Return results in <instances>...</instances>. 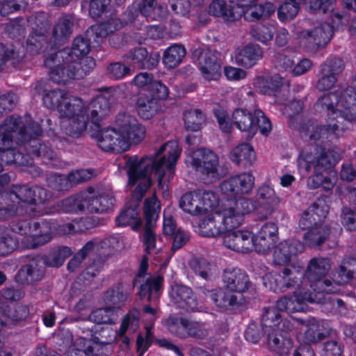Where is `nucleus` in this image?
<instances>
[{
    "label": "nucleus",
    "mask_w": 356,
    "mask_h": 356,
    "mask_svg": "<svg viewBox=\"0 0 356 356\" xmlns=\"http://www.w3.org/2000/svg\"><path fill=\"white\" fill-rule=\"evenodd\" d=\"M181 152V149L178 143L172 140L163 144L154 156L139 158L133 156L124 159L128 176L127 186L133 191L134 202L117 218L118 226L132 225L134 230H137L140 227L138 202L152 184V172H155L159 186L163 190H167L168 184L174 177L175 165Z\"/></svg>",
    "instance_id": "1"
},
{
    "label": "nucleus",
    "mask_w": 356,
    "mask_h": 356,
    "mask_svg": "<svg viewBox=\"0 0 356 356\" xmlns=\"http://www.w3.org/2000/svg\"><path fill=\"white\" fill-rule=\"evenodd\" d=\"M42 100L48 108L58 111L63 118L62 130L74 138L86 131L89 121L97 124L110 110L109 102L105 96L99 95L87 104L81 98L60 89L46 91Z\"/></svg>",
    "instance_id": "2"
},
{
    "label": "nucleus",
    "mask_w": 356,
    "mask_h": 356,
    "mask_svg": "<svg viewBox=\"0 0 356 356\" xmlns=\"http://www.w3.org/2000/svg\"><path fill=\"white\" fill-rule=\"evenodd\" d=\"M41 127L37 122H32L29 116L24 119L14 116L6 118L0 124V152L3 154V161L8 163H16L19 165H30L33 164L32 156H43L52 159L54 152L46 145L33 140L32 147L34 148L29 155H24L16 152L15 148L19 141H26L29 138L40 136Z\"/></svg>",
    "instance_id": "3"
},
{
    "label": "nucleus",
    "mask_w": 356,
    "mask_h": 356,
    "mask_svg": "<svg viewBox=\"0 0 356 356\" xmlns=\"http://www.w3.org/2000/svg\"><path fill=\"white\" fill-rule=\"evenodd\" d=\"M89 51L88 40L77 37L70 50L65 49L51 54L44 61L45 65L50 69L51 80L60 84L86 76L95 65L92 58L85 57Z\"/></svg>",
    "instance_id": "4"
},
{
    "label": "nucleus",
    "mask_w": 356,
    "mask_h": 356,
    "mask_svg": "<svg viewBox=\"0 0 356 356\" xmlns=\"http://www.w3.org/2000/svg\"><path fill=\"white\" fill-rule=\"evenodd\" d=\"M339 159V154L334 150L315 147L313 152H304L300 154L298 160V170L302 177H309V188L321 186L325 190H330L337 182V174L334 170H327Z\"/></svg>",
    "instance_id": "5"
},
{
    "label": "nucleus",
    "mask_w": 356,
    "mask_h": 356,
    "mask_svg": "<svg viewBox=\"0 0 356 356\" xmlns=\"http://www.w3.org/2000/svg\"><path fill=\"white\" fill-rule=\"evenodd\" d=\"M145 135V127L134 116L123 113L117 116L113 128L100 131L97 143L104 151L122 152L140 143Z\"/></svg>",
    "instance_id": "6"
},
{
    "label": "nucleus",
    "mask_w": 356,
    "mask_h": 356,
    "mask_svg": "<svg viewBox=\"0 0 356 356\" xmlns=\"http://www.w3.org/2000/svg\"><path fill=\"white\" fill-rule=\"evenodd\" d=\"M330 264L328 259L323 257H314L309 260L306 269L304 270L305 275L308 285L315 293H323V302L325 309L330 308H341L343 307V302L340 299H333L326 297L324 293H337L338 289L334 283L328 280H322L330 269Z\"/></svg>",
    "instance_id": "7"
},
{
    "label": "nucleus",
    "mask_w": 356,
    "mask_h": 356,
    "mask_svg": "<svg viewBox=\"0 0 356 356\" xmlns=\"http://www.w3.org/2000/svg\"><path fill=\"white\" fill-rule=\"evenodd\" d=\"M280 318L275 309H266L261 319L262 329L267 334V344L270 350L279 356H290L293 346L288 330L291 327L287 325V330H283L286 323H281Z\"/></svg>",
    "instance_id": "8"
},
{
    "label": "nucleus",
    "mask_w": 356,
    "mask_h": 356,
    "mask_svg": "<svg viewBox=\"0 0 356 356\" xmlns=\"http://www.w3.org/2000/svg\"><path fill=\"white\" fill-rule=\"evenodd\" d=\"M254 209L253 202L246 197L227 199L216 210V216L225 232L237 229L244 221L245 214Z\"/></svg>",
    "instance_id": "9"
},
{
    "label": "nucleus",
    "mask_w": 356,
    "mask_h": 356,
    "mask_svg": "<svg viewBox=\"0 0 356 356\" xmlns=\"http://www.w3.org/2000/svg\"><path fill=\"white\" fill-rule=\"evenodd\" d=\"M10 227L13 232L25 236L23 243L26 248H35L50 242L54 228L47 222H35L31 226L27 220L13 221Z\"/></svg>",
    "instance_id": "10"
},
{
    "label": "nucleus",
    "mask_w": 356,
    "mask_h": 356,
    "mask_svg": "<svg viewBox=\"0 0 356 356\" xmlns=\"http://www.w3.org/2000/svg\"><path fill=\"white\" fill-rule=\"evenodd\" d=\"M299 227L302 229H309L304 238L305 243L311 246L320 245L330 235H337L341 231L337 223L332 224V227L325 224H318L316 218L313 216L309 209L302 213L299 221Z\"/></svg>",
    "instance_id": "11"
},
{
    "label": "nucleus",
    "mask_w": 356,
    "mask_h": 356,
    "mask_svg": "<svg viewBox=\"0 0 356 356\" xmlns=\"http://www.w3.org/2000/svg\"><path fill=\"white\" fill-rule=\"evenodd\" d=\"M232 121L238 129L247 132L250 137H252L258 129L263 135L268 134L272 129L270 121L259 109L255 110L253 114L245 109H236L232 114Z\"/></svg>",
    "instance_id": "12"
},
{
    "label": "nucleus",
    "mask_w": 356,
    "mask_h": 356,
    "mask_svg": "<svg viewBox=\"0 0 356 356\" xmlns=\"http://www.w3.org/2000/svg\"><path fill=\"white\" fill-rule=\"evenodd\" d=\"M254 186V177L250 172L233 175L219 185V190L228 200L238 199L249 194Z\"/></svg>",
    "instance_id": "13"
},
{
    "label": "nucleus",
    "mask_w": 356,
    "mask_h": 356,
    "mask_svg": "<svg viewBox=\"0 0 356 356\" xmlns=\"http://www.w3.org/2000/svg\"><path fill=\"white\" fill-rule=\"evenodd\" d=\"M323 296V293L320 292L313 294L308 291H295L293 296H284L280 298L276 302V307L274 309L287 313L305 312L307 302H316L324 305Z\"/></svg>",
    "instance_id": "14"
},
{
    "label": "nucleus",
    "mask_w": 356,
    "mask_h": 356,
    "mask_svg": "<svg viewBox=\"0 0 356 356\" xmlns=\"http://www.w3.org/2000/svg\"><path fill=\"white\" fill-rule=\"evenodd\" d=\"M186 162L200 173L211 178L218 176V158L211 150L198 149L188 153Z\"/></svg>",
    "instance_id": "15"
},
{
    "label": "nucleus",
    "mask_w": 356,
    "mask_h": 356,
    "mask_svg": "<svg viewBox=\"0 0 356 356\" xmlns=\"http://www.w3.org/2000/svg\"><path fill=\"white\" fill-rule=\"evenodd\" d=\"M156 93H143L139 95L136 102L138 115L143 119L148 120L154 116L159 111V100L165 99L168 95L167 87L162 83L153 85Z\"/></svg>",
    "instance_id": "16"
},
{
    "label": "nucleus",
    "mask_w": 356,
    "mask_h": 356,
    "mask_svg": "<svg viewBox=\"0 0 356 356\" xmlns=\"http://www.w3.org/2000/svg\"><path fill=\"white\" fill-rule=\"evenodd\" d=\"M160 209V203L154 195L145 200L144 213L146 224L143 235V241L145 245L146 250L149 252H153L154 248H156V236L153 232V228L159 218Z\"/></svg>",
    "instance_id": "17"
},
{
    "label": "nucleus",
    "mask_w": 356,
    "mask_h": 356,
    "mask_svg": "<svg viewBox=\"0 0 356 356\" xmlns=\"http://www.w3.org/2000/svg\"><path fill=\"white\" fill-rule=\"evenodd\" d=\"M32 188L26 186H15L10 193L9 197L13 202L11 208L0 209V220H6L15 213L22 214L23 207L34 204L36 198L33 197Z\"/></svg>",
    "instance_id": "18"
},
{
    "label": "nucleus",
    "mask_w": 356,
    "mask_h": 356,
    "mask_svg": "<svg viewBox=\"0 0 356 356\" xmlns=\"http://www.w3.org/2000/svg\"><path fill=\"white\" fill-rule=\"evenodd\" d=\"M83 201L85 202L86 211L95 213H103L112 209L114 197L111 193L104 191L95 193L92 187L83 191Z\"/></svg>",
    "instance_id": "19"
},
{
    "label": "nucleus",
    "mask_w": 356,
    "mask_h": 356,
    "mask_svg": "<svg viewBox=\"0 0 356 356\" xmlns=\"http://www.w3.org/2000/svg\"><path fill=\"white\" fill-rule=\"evenodd\" d=\"M284 291L297 287L296 291L309 292V285L304 273L303 265L297 262L286 267L281 275Z\"/></svg>",
    "instance_id": "20"
},
{
    "label": "nucleus",
    "mask_w": 356,
    "mask_h": 356,
    "mask_svg": "<svg viewBox=\"0 0 356 356\" xmlns=\"http://www.w3.org/2000/svg\"><path fill=\"white\" fill-rule=\"evenodd\" d=\"M169 296L178 307L187 311H199L196 296L191 288L178 283L170 286Z\"/></svg>",
    "instance_id": "21"
},
{
    "label": "nucleus",
    "mask_w": 356,
    "mask_h": 356,
    "mask_svg": "<svg viewBox=\"0 0 356 356\" xmlns=\"http://www.w3.org/2000/svg\"><path fill=\"white\" fill-rule=\"evenodd\" d=\"M224 245L234 251L247 252L254 249L253 235L247 230L227 231L223 234Z\"/></svg>",
    "instance_id": "22"
},
{
    "label": "nucleus",
    "mask_w": 356,
    "mask_h": 356,
    "mask_svg": "<svg viewBox=\"0 0 356 356\" xmlns=\"http://www.w3.org/2000/svg\"><path fill=\"white\" fill-rule=\"evenodd\" d=\"M332 25L328 23H321L312 29L304 30L300 33V38L305 40L312 46H323L327 44L332 37L333 29L340 24Z\"/></svg>",
    "instance_id": "23"
},
{
    "label": "nucleus",
    "mask_w": 356,
    "mask_h": 356,
    "mask_svg": "<svg viewBox=\"0 0 356 356\" xmlns=\"http://www.w3.org/2000/svg\"><path fill=\"white\" fill-rule=\"evenodd\" d=\"M83 332L86 333V337H79L74 342L75 348L69 352L67 356H97L93 353V343H106L96 336V333L93 330V326L91 328L83 326Z\"/></svg>",
    "instance_id": "24"
},
{
    "label": "nucleus",
    "mask_w": 356,
    "mask_h": 356,
    "mask_svg": "<svg viewBox=\"0 0 356 356\" xmlns=\"http://www.w3.org/2000/svg\"><path fill=\"white\" fill-rule=\"evenodd\" d=\"M277 227L273 222L263 225L255 236H253L254 250L266 253L274 245L277 238Z\"/></svg>",
    "instance_id": "25"
},
{
    "label": "nucleus",
    "mask_w": 356,
    "mask_h": 356,
    "mask_svg": "<svg viewBox=\"0 0 356 356\" xmlns=\"http://www.w3.org/2000/svg\"><path fill=\"white\" fill-rule=\"evenodd\" d=\"M304 244L298 240H289L281 242L274 249L273 261L278 265L289 262L292 256L303 252Z\"/></svg>",
    "instance_id": "26"
},
{
    "label": "nucleus",
    "mask_w": 356,
    "mask_h": 356,
    "mask_svg": "<svg viewBox=\"0 0 356 356\" xmlns=\"http://www.w3.org/2000/svg\"><path fill=\"white\" fill-rule=\"evenodd\" d=\"M199 66L202 77L207 81H216L221 75V65L216 55L210 51L201 54Z\"/></svg>",
    "instance_id": "27"
},
{
    "label": "nucleus",
    "mask_w": 356,
    "mask_h": 356,
    "mask_svg": "<svg viewBox=\"0 0 356 356\" xmlns=\"http://www.w3.org/2000/svg\"><path fill=\"white\" fill-rule=\"evenodd\" d=\"M263 55V50L259 44H250L236 49L234 60L237 65L250 68L254 66Z\"/></svg>",
    "instance_id": "28"
},
{
    "label": "nucleus",
    "mask_w": 356,
    "mask_h": 356,
    "mask_svg": "<svg viewBox=\"0 0 356 356\" xmlns=\"http://www.w3.org/2000/svg\"><path fill=\"white\" fill-rule=\"evenodd\" d=\"M222 280L225 287L235 293L243 294L248 287V277L239 269L225 270Z\"/></svg>",
    "instance_id": "29"
},
{
    "label": "nucleus",
    "mask_w": 356,
    "mask_h": 356,
    "mask_svg": "<svg viewBox=\"0 0 356 356\" xmlns=\"http://www.w3.org/2000/svg\"><path fill=\"white\" fill-rule=\"evenodd\" d=\"M34 23L35 26L32 27L33 31L27 40V48L30 51H34V47L38 51V47L46 40L45 33L49 28L48 21L43 14L36 17Z\"/></svg>",
    "instance_id": "30"
},
{
    "label": "nucleus",
    "mask_w": 356,
    "mask_h": 356,
    "mask_svg": "<svg viewBox=\"0 0 356 356\" xmlns=\"http://www.w3.org/2000/svg\"><path fill=\"white\" fill-rule=\"evenodd\" d=\"M243 13V15L245 20L254 21L262 17H269L275 11L274 5L271 3H266L264 5H252L251 0L240 1Z\"/></svg>",
    "instance_id": "31"
},
{
    "label": "nucleus",
    "mask_w": 356,
    "mask_h": 356,
    "mask_svg": "<svg viewBox=\"0 0 356 356\" xmlns=\"http://www.w3.org/2000/svg\"><path fill=\"white\" fill-rule=\"evenodd\" d=\"M74 19L71 15H63L55 23L51 40L55 44L63 43L72 33Z\"/></svg>",
    "instance_id": "32"
},
{
    "label": "nucleus",
    "mask_w": 356,
    "mask_h": 356,
    "mask_svg": "<svg viewBox=\"0 0 356 356\" xmlns=\"http://www.w3.org/2000/svg\"><path fill=\"white\" fill-rule=\"evenodd\" d=\"M39 261L33 259L23 266L18 271L15 280L17 282L25 284L40 280L43 273Z\"/></svg>",
    "instance_id": "33"
},
{
    "label": "nucleus",
    "mask_w": 356,
    "mask_h": 356,
    "mask_svg": "<svg viewBox=\"0 0 356 356\" xmlns=\"http://www.w3.org/2000/svg\"><path fill=\"white\" fill-rule=\"evenodd\" d=\"M197 232L202 236L216 237L224 234L225 232L216 211L202 218L198 223Z\"/></svg>",
    "instance_id": "34"
},
{
    "label": "nucleus",
    "mask_w": 356,
    "mask_h": 356,
    "mask_svg": "<svg viewBox=\"0 0 356 356\" xmlns=\"http://www.w3.org/2000/svg\"><path fill=\"white\" fill-rule=\"evenodd\" d=\"M259 204L267 212L271 213L280 202L274 189L269 185L261 186L257 193Z\"/></svg>",
    "instance_id": "35"
},
{
    "label": "nucleus",
    "mask_w": 356,
    "mask_h": 356,
    "mask_svg": "<svg viewBox=\"0 0 356 356\" xmlns=\"http://www.w3.org/2000/svg\"><path fill=\"white\" fill-rule=\"evenodd\" d=\"M92 176L93 172L91 170L81 169L70 172L67 178L62 175H56L55 180L59 183L58 189L63 190L70 186L88 181Z\"/></svg>",
    "instance_id": "36"
},
{
    "label": "nucleus",
    "mask_w": 356,
    "mask_h": 356,
    "mask_svg": "<svg viewBox=\"0 0 356 356\" xmlns=\"http://www.w3.org/2000/svg\"><path fill=\"white\" fill-rule=\"evenodd\" d=\"M179 206L185 212L191 215L204 214L200 191L184 194L179 201Z\"/></svg>",
    "instance_id": "37"
},
{
    "label": "nucleus",
    "mask_w": 356,
    "mask_h": 356,
    "mask_svg": "<svg viewBox=\"0 0 356 356\" xmlns=\"http://www.w3.org/2000/svg\"><path fill=\"white\" fill-rule=\"evenodd\" d=\"M230 159L237 165L248 166L254 162L256 155L250 145L243 143L232 149L230 153Z\"/></svg>",
    "instance_id": "38"
},
{
    "label": "nucleus",
    "mask_w": 356,
    "mask_h": 356,
    "mask_svg": "<svg viewBox=\"0 0 356 356\" xmlns=\"http://www.w3.org/2000/svg\"><path fill=\"white\" fill-rule=\"evenodd\" d=\"M336 0H309V8L314 12L322 11L325 13L331 11V20L334 24H342L343 17L339 10L334 9Z\"/></svg>",
    "instance_id": "39"
},
{
    "label": "nucleus",
    "mask_w": 356,
    "mask_h": 356,
    "mask_svg": "<svg viewBox=\"0 0 356 356\" xmlns=\"http://www.w3.org/2000/svg\"><path fill=\"white\" fill-rule=\"evenodd\" d=\"M283 84V79L278 75L259 76L254 81V87L264 95H271Z\"/></svg>",
    "instance_id": "40"
},
{
    "label": "nucleus",
    "mask_w": 356,
    "mask_h": 356,
    "mask_svg": "<svg viewBox=\"0 0 356 356\" xmlns=\"http://www.w3.org/2000/svg\"><path fill=\"white\" fill-rule=\"evenodd\" d=\"M122 26V22L119 19L112 18L111 20L92 26L90 30L88 31V35L91 37V33L95 34L96 35L95 40L97 43H99L102 41V38Z\"/></svg>",
    "instance_id": "41"
},
{
    "label": "nucleus",
    "mask_w": 356,
    "mask_h": 356,
    "mask_svg": "<svg viewBox=\"0 0 356 356\" xmlns=\"http://www.w3.org/2000/svg\"><path fill=\"white\" fill-rule=\"evenodd\" d=\"M356 273V259L348 258L344 259L334 277V283L344 284L348 283Z\"/></svg>",
    "instance_id": "42"
},
{
    "label": "nucleus",
    "mask_w": 356,
    "mask_h": 356,
    "mask_svg": "<svg viewBox=\"0 0 356 356\" xmlns=\"http://www.w3.org/2000/svg\"><path fill=\"white\" fill-rule=\"evenodd\" d=\"M163 280V277L160 275L147 279L146 282L140 286L139 291L140 296H147V300L149 301L157 299L161 289Z\"/></svg>",
    "instance_id": "43"
},
{
    "label": "nucleus",
    "mask_w": 356,
    "mask_h": 356,
    "mask_svg": "<svg viewBox=\"0 0 356 356\" xmlns=\"http://www.w3.org/2000/svg\"><path fill=\"white\" fill-rule=\"evenodd\" d=\"M188 318L176 315H170L164 321V325L168 330L175 336L186 338V329L187 326Z\"/></svg>",
    "instance_id": "44"
},
{
    "label": "nucleus",
    "mask_w": 356,
    "mask_h": 356,
    "mask_svg": "<svg viewBox=\"0 0 356 356\" xmlns=\"http://www.w3.org/2000/svg\"><path fill=\"white\" fill-rule=\"evenodd\" d=\"M304 0H286L278 8L277 16L282 22L293 19L300 10V3Z\"/></svg>",
    "instance_id": "45"
},
{
    "label": "nucleus",
    "mask_w": 356,
    "mask_h": 356,
    "mask_svg": "<svg viewBox=\"0 0 356 356\" xmlns=\"http://www.w3.org/2000/svg\"><path fill=\"white\" fill-rule=\"evenodd\" d=\"M186 55L184 47L178 44L168 47L163 55V63L168 68H174L181 63Z\"/></svg>",
    "instance_id": "46"
},
{
    "label": "nucleus",
    "mask_w": 356,
    "mask_h": 356,
    "mask_svg": "<svg viewBox=\"0 0 356 356\" xmlns=\"http://www.w3.org/2000/svg\"><path fill=\"white\" fill-rule=\"evenodd\" d=\"M83 191L62 200L59 204V211L76 213L86 211L85 202L83 201Z\"/></svg>",
    "instance_id": "47"
},
{
    "label": "nucleus",
    "mask_w": 356,
    "mask_h": 356,
    "mask_svg": "<svg viewBox=\"0 0 356 356\" xmlns=\"http://www.w3.org/2000/svg\"><path fill=\"white\" fill-rule=\"evenodd\" d=\"M118 309L116 308L105 307L93 311L90 316V321L97 324L114 323L118 319Z\"/></svg>",
    "instance_id": "48"
},
{
    "label": "nucleus",
    "mask_w": 356,
    "mask_h": 356,
    "mask_svg": "<svg viewBox=\"0 0 356 356\" xmlns=\"http://www.w3.org/2000/svg\"><path fill=\"white\" fill-rule=\"evenodd\" d=\"M95 223L90 218H83L74 220L72 222L59 226L58 232L61 234L83 232L94 226Z\"/></svg>",
    "instance_id": "49"
},
{
    "label": "nucleus",
    "mask_w": 356,
    "mask_h": 356,
    "mask_svg": "<svg viewBox=\"0 0 356 356\" xmlns=\"http://www.w3.org/2000/svg\"><path fill=\"white\" fill-rule=\"evenodd\" d=\"M17 243L18 239L11 230L0 228V254L12 252L17 248Z\"/></svg>",
    "instance_id": "50"
},
{
    "label": "nucleus",
    "mask_w": 356,
    "mask_h": 356,
    "mask_svg": "<svg viewBox=\"0 0 356 356\" xmlns=\"http://www.w3.org/2000/svg\"><path fill=\"white\" fill-rule=\"evenodd\" d=\"M275 30V26L271 24H258L252 29L251 34L257 40L266 43L272 40Z\"/></svg>",
    "instance_id": "51"
},
{
    "label": "nucleus",
    "mask_w": 356,
    "mask_h": 356,
    "mask_svg": "<svg viewBox=\"0 0 356 356\" xmlns=\"http://www.w3.org/2000/svg\"><path fill=\"white\" fill-rule=\"evenodd\" d=\"M305 327V338L309 342H317L328 334L327 330H323V325L315 321L309 322Z\"/></svg>",
    "instance_id": "52"
},
{
    "label": "nucleus",
    "mask_w": 356,
    "mask_h": 356,
    "mask_svg": "<svg viewBox=\"0 0 356 356\" xmlns=\"http://www.w3.org/2000/svg\"><path fill=\"white\" fill-rule=\"evenodd\" d=\"M200 192L201 193L203 213L216 212L221 205L220 204L219 197L212 191H200Z\"/></svg>",
    "instance_id": "53"
},
{
    "label": "nucleus",
    "mask_w": 356,
    "mask_h": 356,
    "mask_svg": "<svg viewBox=\"0 0 356 356\" xmlns=\"http://www.w3.org/2000/svg\"><path fill=\"white\" fill-rule=\"evenodd\" d=\"M204 115L199 110L188 111L184 115L185 127L188 130L198 131L204 122Z\"/></svg>",
    "instance_id": "54"
},
{
    "label": "nucleus",
    "mask_w": 356,
    "mask_h": 356,
    "mask_svg": "<svg viewBox=\"0 0 356 356\" xmlns=\"http://www.w3.org/2000/svg\"><path fill=\"white\" fill-rule=\"evenodd\" d=\"M186 332V338L193 337L197 339H204L209 335V332L204 323L188 318Z\"/></svg>",
    "instance_id": "55"
},
{
    "label": "nucleus",
    "mask_w": 356,
    "mask_h": 356,
    "mask_svg": "<svg viewBox=\"0 0 356 356\" xmlns=\"http://www.w3.org/2000/svg\"><path fill=\"white\" fill-rule=\"evenodd\" d=\"M72 254L71 250L67 247H61L53 250L47 258L48 265L58 267L63 265L65 259Z\"/></svg>",
    "instance_id": "56"
},
{
    "label": "nucleus",
    "mask_w": 356,
    "mask_h": 356,
    "mask_svg": "<svg viewBox=\"0 0 356 356\" xmlns=\"http://www.w3.org/2000/svg\"><path fill=\"white\" fill-rule=\"evenodd\" d=\"M344 68L343 61L339 58H328L321 66V72L334 75L336 77Z\"/></svg>",
    "instance_id": "57"
},
{
    "label": "nucleus",
    "mask_w": 356,
    "mask_h": 356,
    "mask_svg": "<svg viewBox=\"0 0 356 356\" xmlns=\"http://www.w3.org/2000/svg\"><path fill=\"white\" fill-rule=\"evenodd\" d=\"M133 83L138 88H145L146 94L156 93L155 88H153V85L156 83H161L160 81H153L152 75L147 72H141L137 74Z\"/></svg>",
    "instance_id": "58"
},
{
    "label": "nucleus",
    "mask_w": 356,
    "mask_h": 356,
    "mask_svg": "<svg viewBox=\"0 0 356 356\" xmlns=\"http://www.w3.org/2000/svg\"><path fill=\"white\" fill-rule=\"evenodd\" d=\"M139 325V312L136 310L129 312L124 318L120 329V334L123 335L127 330L134 332Z\"/></svg>",
    "instance_id": "59"
},
{
    "label": "nucleus",
    "mask_w": 356,
    "mask_h": 356,
    "mask_svg": "<svg viewBox=\"0 0 356 356\" xmlns=\"http://www.w3.org/2000/svg\"><path fill=\"white\" fill-rule=\"evenodd\" d=\"M136 3L138 10L131 12L127 22H131L136 17H138L139 13L143 16H149L155 10V0H136Z\"/></svg>",
    "instance_id": "60"
},
{
    "label": "nucleus",
    "mask_w": 356,
    "mask_h": 356,
    "mask_svg": "<svg viewBox=\"0 0 356 356\" xmlns=\"http://www.w3.org/2000/svg\"><path fill=\"white\" fill-rule=\"evenodd\" d=\"M264 285L274 292H284L281 275L268 273L263 277Z\"/></svg>",
    "instance_id": "61"
},
{
    "label": "nucleus",
    "mask_w": 356,
    "mask_h": 356,
    "mask_svg": "<svg viewBox=\"0 0 356 356\" xmlns=\"http://www.w3.org/2000/svg\"><path fill=\"white\" fill-rule=\"evenodd\" d=\"M93 242H88L69 261L67 268L70 271H74L79 266L83 259L86 258L87 254L93 249Z\"/></svg>",
    "instance_id": "62"
},
{
    "label": "nucleus",
    "mask_w": 356,
    "mask_h": 356,
    "mask_svg": "<svg viewBox=\"0 0 356 356\" xmlns=\"http://www.w3.org/2000/svg\"><path fill=\"white\" fill-rule=\"evenodd\" d=\"M313 216L316 218L318 224H323L322 220L326 217L328 213V206L324 200H318L311 207L309 208Z\"/></svg>",
    "instance_id": "63"
},
{
    "label": "nucleus",
    "mask_w": 356,
    "mask_h": 356,
    "mask_svg": "<svg viewBox=\"0 0 356 356\" xmlns=\"http://www.w3.org/2000/svg\"><path fill=\"white\" fill-rule=\"evenodd\" d=\"M341 223L349 231L356 230V211L345 207L342 210Z\"/></svg>",
    "instance_id": "64"
}]
</instances>
